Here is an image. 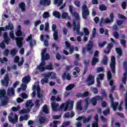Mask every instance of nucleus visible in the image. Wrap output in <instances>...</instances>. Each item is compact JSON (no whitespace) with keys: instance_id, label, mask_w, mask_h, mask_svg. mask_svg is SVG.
<instances>
[{"instance_id":"a878e982","label":"nucleus","mask_w":127,"mask_h":127,"mask_svg":"<svg viewBox=\"0 0 127 127\" xmlns=\"http://www.w3.org/2000/svg\"><path fill=\"white\" fill-rule=\"evenodd\" d=\"M34 106V104L32 103V100H28L26 103V107L28 108V107H30V108H32Z\"/></svg>"},{"instance_id":"6e6d98bb","label":"nucleus","mask_w":127,"mask_h":127,"mask_svg":"<svg viewBox=\"0 0 127 127\" xmlns=\"http://www.w3.org/2000/svg\"><path fill=\"white\" fill-rule=\"evenodd\" d=\"M106 44H107V42L103 41V43H100L98 44V46L99 47H100V48H102V47H104V46H105V45H106Z\"/></svg>"},{"instance_id":"69168bd1","label":"nucleus","mask_w":127,"mask_h":127,"mask_svg":"<svg viewBox=\"0 0 127 127\" xmlns=\"http://www.w3.org/2000/svg\"><path fill=\"white\" fill-rule=\"evenodd\" d=\"M0 47L1 49H5V44L3 42H2L0 43Z\"/></svg>"},{"instance_id":"f8f14e48","label":"nucleus","mask_w":127,"mask_h":127,"mask_svg":"<svg viewBox=\"0 0 127 127\" xmlns=\"http://www.w3.org/2000/svg\"><path fill=\"white\" fill-rule=\"evenodd\" d=\"M56 25L53 24L52 29L54 31L53 36L54 40H58V30H56Z\"/></svg>"},{"instance_id":"49530a36","label":"nucleus","mask_w":127,"mask_h":127,"mask_svg":"<svg viewBox=\"0 0 127 127\" xmlns=\"http://www.w3.org/2000/svg\"><path fill=\"white\" fill-rule=\"evenodd\" d=\"M43 18H48L50 17V14H49V12H45L43 14Z\"/></svg>"},{"instance_id":"052dcab7","label":"nucleus","mask_w":127,"mask_h":127,"mask_svg":"<svg viewBox=\"0 0 127 127\" xmlns=\"http://www.w3.org/2000/svg\"><path fill=\"white\" fill-rule=\"evenodd\" d=\"M121 6L123 9L127 8V1H123L121 4Z\"/></svg>"},{"instance_id":"2eb2a0df","label":"nucleus","mask_w":127,"mask_h":127,"mask_svg":"<svg viewBox=\"0 0 127 127\" xmlns=\"http://www.w3.org/2000/svg\"><path fill=\"white\" fill-rule=\"evenodd\" d=\"M89 92L85 91L83 94L81 93L80 92H78L75 94L76 97L77 98H86V97H88L89 96Z\"/></svg>"},{"instance_id":"8fccbe9b","label":"nucleus","mask_w":127,"mask_h":127,"mask_svg":"<svg viewBox=\"0 0 127 127\" xmlns=\"http://www.w3.org/2000/svg\"><path fill=\"white\" fill-rule=\"evenodd\" d=\"M112 72L110 70L107 71V79L109 81L112 79Z\"/></svg>"},{"instance_id":"423d86ee","label":"nucleus","mask_w":127,"mask_h":127,"mask_svg":"<svg viewBox=\"0 0 127 127\" xmlns=\"http://www.w3.org/2000/svg\"><path fill=\"white\" fill-rule=\"evenodd\" d=\"M110 17L111 19L109 18L105 19L104 21V18H102L100 20V24H103V23H111L114 21V13H111L110 14Z\"/></svg>"},{"instance_id":"aec40b11","label":"nucleus","mask_w":127,"mask_h":127,"mask_svg":"<svg viewBox=\"0 0 127 127\" xmlns=\"http://www.w3.org/2000/svg\"><path fill=\"white\" fill-rule=\"evenodd\" d=\"M63 79L65 80V79H67L68 80H71V75L69 73H66V72H64L62 76Z\"/></svg>"},{"instance_id":"7ed1b4c3","label":"nucleus","mask_w":127,"mask_h":127,"mask_svg":"<svg viewBox=\"0 0 127 127\" xmlns=\"http://www.w3.org/2000/svg\"><path fill=\"white\" fill-rule=\"evenodd\" d=\"M88 15H90V11L86 4H83L82 6V16L83 19H87Z\"/></svg>"},{"instance_id":"37998d69","label":"nucleus","mask_w":127,"mask_h":127,"mask_svg":"<svg viewBox=\"0 0 127 127\" xmlns=\"http://www.w3.org/2000/svg\"><path fill=\"white\" fill-rule=\"evenodd\" d=\"M116 52L118 54L119 56H122L123 55V52L122 51V49L120 48H116Z\"/></svg>"},{"instance_id":"393cba45","label":"nucleus","mask_w":127,"mask_h":127,"mask_svg":"<svg viewBox=\"0 0 127 127\" xmlns=\"http://www.w3.org/2000/svg\"><path fill=\"white\" fill-rule=\"evenodd\" d=\"M90 100V98L89 97H87L84 99V101L85 102V104L84 105V109L85 111H87L88 110V108H89V100Z\"/></svg>"},{"instance_id":"603ef678","label":"nucleus","mask_w":127,"mask_h":127,"mask_svg":"<svg viewBox=\"0 0 127 127\" xmlns=\"http://www.w3.org/2000/svg\"><path fill=\"white\" fill-rule=\"evenodd\" d=\"M96 34H97V30L95 29V28H94L92 33V37L93 38H95L96 37Z\"/></svg>"},{"instance_id":"5701e85b","label":"nucleus","mask_w":127,"mask_h":127,"mask_svg":"<svg viewBox=\"0 0 127 127\" xmlns=\"http://www.w3.org/2000/svg\"><path fill=\"white\" fill-rule=\"evenodd\" d=\"M6 94V91L5 89H0V99L2 98H5V94Z\"/></svg>"},{"instance_id":"9b49d317","label":"nucleus","mask_w":127,"mask_h":127,"mask_svg":"<svg viewBox=\"0 0 127 127\" xmlns=\"http://www.w3.org/2000/svg\"><path fill=\"white\" fill-rule=\"evenodd\" d=\"M9 82V76H8V74H5L4 79L1 80V85L2 86H5L7 87L8 86V83Z\"/></svg>"},{"instance_id":"de8ad7c7","label":"nucleus","mask_w":127,"mask_h":127,"mask_svg":"<svg viewBox=\"0 0 127 127\" xmlns=\"http://www.w3.org/2000/svg\"><path fill=\"white\" fill-rule=\"evenodd\" d=\"M51 106L54 111H56V110H57V108H56V102H55V101H53L52 102Z\"/></svg>"},{"instance_id":"ea45409f","label":"nucleus","mask_w":127,"mask_h":127,"mask_svg":"<svg viewBox=\"0 0 127 127\" xmlns=\"http://www.w3.org/2000/svg\"><path fill=\"white\" fill-rule=\"evenodd\" d=\"M8 120L9 122L12 123V124H16V123H17V120H16V119H15L10 116L8 117Z\"/></svg>"},{"instance_id":"13d9d810","label":"nucleus","mask_w":127,"mask_h":127,"mask_svg":"<svg viewBox=\"0 0 127 127\" xmlns=\"http://www.w3.org/2000/svg\"><path fill=\"white\" fill-rule=\"evenodd\" d=\"M52 75H53V72H50L48 73L47 74L45 75V77L46 78H48V79H49V78H50V77H51Z\"/></svg>"},{"instance_id":"a211bd4d","label":"nucleus","mask_w":127,"mask_h":127,"mask_svg":"<svg viewBox=\"0 0 127 127\" xmlns=\"http://www.w3.org/2000/svg\"><path fill=\"white\" fill-rule=\"evenodd\" d=\"M95 122L93 124H92V127H99V124H98V122H99V115L98 114H96L94 117Z\"/></svg>"},{"instance_id":"3c124183","label":"nucleus","mask_w":127,"mask_h":127,"mask_svg":"<svg viewBox=\"0 0 127 127\" xmlns=\"http://www.w3.org/2000/svg\"><path fill=\"white\" fill-rule=\"evenodd\" d=\"M44 58L45 59H42V60L43 61H45V60H48L50 58V56L49 55V53L46 54V55H44Z\"/></svg>"},{"instance_id":"0e129e2a","label":"nucleus","mask_w":127,"mask_h":127,"mask_svg":"<svg viewBox=\"0 0 127 127\" xmlns=\"http://www.w3.org/2000/svg\"><path fill=\"white\" fill-rule=\"evenodd\" d=\"M56 58L57 60H60V59H61V55H60V53H57L56 54Z\"/></svg>"},{"instance_id":"cd10ccee","label":"nucleus","mask_w":127,"mask_h":127,"mask_svg":"<svg viewBox=\"0 0 127 127\" xmlns=\"http://www.w3.org/2000/svg\"><path fill=\"white\" fill-rule=\"evenodd\" d=\"M62 17L64 19H66L67 18L69 20H70L71 19V16L68 15V13L66 12H63L62 14Z\"/></svg>"},{"instance_id":"e433bc0d","label":"nucleus","mask_w":127,"mask_h":127,"mask_svg":"<svg viewBox=\"0 0 127 127\" xmlns=\"http://www.w3.org/2000/svg\"><path fill=\"white\" fill-rule=\"evenodd\" d=\"M40 124H44L46 121V117H41L39 119Z\"/></svg>"},{"instance_id":"bb28decb","label":"nucleus","mask_w":127,"mask_h":127,"mask_svg":"<svg viewBox=\"0 0 127 127\" xmlns=\"http://www.w3.org/2000/svg\"><path fill=\"white\" fill-rule=\"evenodd\" d=\"M43 112L44 114H49V110L48 109V107H47V105L45 104L42 108Z\"/></svg>"},{"instance_id":"4be33fe9","label":"nucleus","mask_w":127,"mask_h":127,"mask_svg":"<svg viewBox=\"0 0 127 127\" xmlns=\"http://www.w3.org/2000/svg\"><path fill=\"white\" fill-rule=\"evenodd\" d=\"M45 68L46 70H49V71H52V70L54 69L53 64L51 63H50L49 64L46 65Z\"/></svg>"},{"instance_id":"5fc2aeb1","label":"nucleus","mask_w":127,"mask_h":127,"mask_svg":"<svg viewBox=\"0 0 127 127\" xmlns=\"http://www.w3.org/2000/svg\"><path fill=\"white\" fill-rule=\"evenodd\" d=\"M47 50V49L46 48L42 50V59H45L44 58V55H45V54H46V51Z\"/></svg>"},{"instance_id":"4c0bfd02","label":"nucleus","mask_w":127,"mask_h":127,"mask_svg":"<svg viewBox=\"0 0 127 127\" xmlns=\"http://www.w3.org/2000/svg\"><path fill=\"white\" fill-rule=\"evenodd\" d=\"M40 92H41V89H40V86H39V85H38L37 86V95L38 98H40Z\"/></svg>"},{"instance_id":"338daca9","label":"nucleus","mask_w":127,"mask_h":127,"mask_svg":"<svg viewBox=\"0 0 127 127\" xmlns=\"http://www.w3.org/2000/svg\"><path fill=\"white\" fill-rule=\"evenodd\" d=\"M120 43L123 46H126V44L127 43V41L124 39H121L120 41Z\"/></svg>"},{"instance_id":"6ab92c4d","label":"nucleus","mask_w":127,"mask_h":127,"mask_svg":"<svg viewBox=\"0 0 127 127\" xmlns=\"http://www.w3.org/2000/svg\"><path fill=\"white\" fill-rule=\"evenodd\" d=\"M8 103V98L7 97H4V99H2L1 100V105L2 107H4V106H6L7 103Z\"/></svg>"},{"instance_id":"2f4dec72","label":"nucleus","mask_w":127,"mask_h":127,"mask_svg":"<svg viewBox=\"0 0 127 127\" xmlns=\"http://www.w3.org/2000/svg\"><path fill=\"white\" fill-rule=\"evenodd\" d=\"M74 87H75V84H69L66 87L65 90L66 91H70V90H72Z\"/></svg>"},{"instance_id":"412c9836","label":"nucleus","mask_w":127,"mask_h":127,"mask_svg":"<svg viewBox=\"0 0 127 127\" xmlns=\"http://www.w3.org/2000/svg\"><path fill=\"white\" fill-rule=\"evenodd\" d=\"M19 7L21 8L22 12L25 11V3L24 2H22L19 3Z\"/></svg>"},{"instance_id":"6e6552de","label":"nucleus","mask_w":127,"mask_h":127,"mask_svg":"<svg viewBox=\"0 0 127 127\" xmlns=\"http://www.w3.org/2000/svg\"><path fill=\"white\" fill-rule=\"evenodd\" d=\"M86 81L88 82L87 86H92L95 84V76L92 74H89Z\"/></svg>"},{"instance_id":"79ce46f5","label":"nucleus","mask_w":127,"mask_h":127,"mask_svg":"<svg viewBox=\"0 0 127 127\" xmlns=\"http://www.w3.org/2000/svg\"><path fill=\"white\" fill-rule=\"evenodd\" d=\"M40 4L44 6L47 5V0H40Z\"/></svg>"},{"instance_id":"9d476101","label":"nucleus","mask_w":127,"mask_h":127,"mask_svg":"<svg viewBox=\"0 0 127 127\" xmlns=\"http://www.w3.org/2000/svg\"><path fill=\"white\" fill-rule=\"evenodd\" d=\"M94 48V43L93 41H89L88 44L87 45V51L89 54L92 55L94 52L93 51V48Z\"/></svg>"},{"instance_id":"f257e3e1","label":"nucleus","mask_w":127,"mask_h":127,"mask_svg":"<svg viewBox=\"0 0 127 127\" xmlns=\"http://www.w3.org/2000/svg\"><path fill=\"white\" fill-rule=\"evenodd\" d=\"M69 12L72 14L75 17V19L73 20L72 26L73 30H76L77 35H80V28H81L80 24V16L79 14L75 11L73 12V6L72 5L69 6Z\"/></svg>"},{"instance_id":"72a5a7b5","label":"nucleus","mask_w":127,"mask_h":127,"mask_svg":"<svg viewBox=\"0 0 127 127\" xmlns=\"http://www.w3.org/2000/svg\"><path fill=\"white\" fill-rule=\"evenodd\" d=\"M102 63L103 65H107V64H108V57H107V56H104Z\"/></svg>"},{"instance_id":"4468645a","label":"nucleus","mask_w":127,"mask_h":127,"mask_svg":"<svg viewBox=\"0 0 127 127\" xmlns=\"http://www.w3.org/2000/svg\"><path fill=\"white\" fill-rule=\"evenodd\" d=\"M46 65V62H45V61L42 60V63H40V65L37 66V69L41 71V72H43L44 71H45V67L44 66H45Z\"/></svg>"},{"instance_id":"dca6fc26","label":"nucleus","mask_w":127,"mask_h":127,"mask_svg":"<svg viewBox=\"0 0 127 127\" xmlns=\"http://www.w3.org/2000/svg\"><path fill=\"white\" fill-rule=\"evenodd\" d=\"M3 37L4 39V41L5 44L8 45L9 44V40H10V38L8 37L7 35V32H5L3 35Z\"/></svg>"},{"instance_id":"20e7f679","label":"nucleus","mask_w":127,"mask_h":127,"mask_svg":"<svg viewBox=\"0 0 127 127\" xmlns=\"http://www.w3.org/2000/svg\"><path fill=\"white\" fill-rule=\"evenodd\" d=\"M110 68H111L112 73L116 74V58L115 56L111 57Z\"/></svg>"},{"instance_id":"a18cd8bd","label":"nucleus","mask_w":127,"mask_h":127,"mask_svg":"<svg viewBox=\"0 0 127 127\" xmlns=\"http://www.w3.org/2000/svg\"><path fill=\"white\" fill-rule=\"evenodd\" d=\"M99 9L102 11H104L105 10H107V6L104 4H101L100 5Z\"/></svg>"},{"instance_id":"1a4fd4ad","label":"nucleus","mask_w":127,"mask_h":127,"mask_svg":"<svg viewBox=\"0 0 127 127\" xmlns=\"http://www.w3.org/2000/svg\"><path fill=\"white\" fill-rule=\"evenodd\" d=\"M100 100H103V97L100 96H96L90 100V103L92 104V106H96L98 103V101H100Z\"/></svg>"},{"instance_id":"473e14b6","label":"nucleus","mask_w":127,"mask_h":127,"mask_svg":"<svg viewBox=\"0 0 127 127\" xmlns=\"http://www.w3.org/2000/svg\"><path fill=\"white\" fill-rule=\"evenodd\" d=\"M17 51H17L16 49L13 48L10 50V53L12 56H15L16 53H17Z\"/></svg>"},{"instance_id":"c03bdc74","label":"nucleus","mask_w":127,"mask_h":127,"mask_svg":"<svg viewBox=\"0 0 127 127\" xmlns=\"http://www.w3.org/2000/svg\"><path fill=\"white\" fill-rule=\"evenodd\" d=\"M54 2L55 4L58 3L59 5H60L63 3V0H54Z\"/></svg>"},{"instance_id":"774afa93","label":"nucleus","mask_w":127,"mask_h":127,"mask_svg":"<svg viewBox=\"0 0 127 127\" xmlns=\"http://www.w3.org/2000/svg\"><path fill=\"white\" fill-rule=\"evenodd\" d=\"M28 97V96H27L25 93H23L21 94V97L22 99H27Z\"/></svg>"},{"instance_id":"ddd939ff","label":"nucleus","mask_w":127,"mask_h":127,"mask_svg":"<svg viewBox=\"0 0 127 127\" xmlns=\"http://www.w3.org/2000/svg\"><path fill=\"white\" fill-rule=\"evenodd\" d=\"M26 41H30V46L32 48L35 44H36V41L35 40L32 39V35L30 34L26 39Z\"/></svg>"},{"instance_id":"0eeeda50","label":"nucleus","mask_w":127,"mask_h":127,"mask_svg":"<svg viewBox=\"0 0 127 127\" xmlns=\"http://www.w3.org/2000/svg\"><path fill=\"white\" fill-rule=\"evenodd\" d=\"M109 98L111 99V105L113 110L116 112L117 111V107L119 106V102H115L114 97H113V94H110L109 95Z\"/></svg>"},{"instance_id":"58836bf2","label":"nucleus","mask_w":127,"mask_h":127,"mask_svg":"<svg viewBox=\"0 0 127 127\" xmlns=\"http://www.w3.org/2000/svg\"><path fill=\"white\" fill-rule=\"evenodd\" d=\"M92 119V117L89 116L88 118H84L83 119V124H86V123H89L90 121H91V119Z\"/></svg>"},{"instance_id":"c9c22d12","label":"nucleus","mask_w":127,"mask_h":127,"mask_svg":"<svg viewBox=\"0 0 127 127\" xmlns=\"http://www.w3.org/2000/svg\"><path fill=\"white\" fill-rule=\"evenodd\" d=\"M76 109L77 110H79V111H82L83 108L82 107V104L81 102H78L76 104Z\"/></svg>"},{"instance_id":"09e8293b","label":"nucleus","mask_w":127,"mask_h":127,"mask_svg":"<svg viewBox=\"0 0 127 127\" xmlns=\"http://www.w3.org/2000/svg\"><path fill=\"white\" fill-rule=\"evenodd\" d=\"M40 100L37 99L35 101V105L36 108H40Z\"/></svg>"},{"instance_id":"39448f33","label":"nucleus","mask_w":127,"mask_h":127,"mask_svg":"<svg viewBox=\"0 0 127 127\" xmlns=\"http://www.w3.org/2000/svg\"><path fill=\"white\" fill-rule=\"evenodd\" d=\"M7 30H13V25L10 23L8 25H6L5 28L4 27H0V36L2 35V31H6Z\"/></svg>"},{"instance_id":"864d4df0","label":"nucleus","mask_w":127,"mask_h":127,"mask_svg":"<svg viewBox=\"0 0 127 127\" xmlns=\"http://www.w3.org/2000/svg\"><path fill=\"white\" fill-rule=\"evenodd\" d=\"M21 61H20V62H19V63H18V66H19V67H20V66H21V65L23 64V63H24V58H23V57H22L21 58Z\"/></svg>"},{"instance_id":"b1692460","label":"nucleus","mask_w":127,"mask_h":127,"mask_svg":"<svg viewBox=\"0 0 127 127\" xmlns=\"http://www.w3.org/2000/svg\"><path fill=\"white\" fill-rule=\"evenodd\" d=\"M7 94L8 96L14 95V89L13 87L8 88L7 90Z\"/></svg>"},{"instance_id":"bf43d9fd","label":"nucleus","mask_w":127,"mask_h":127,"mask_svg":"<svg viewBox=\"0 0 127 127\" xmlns=\"http://www.w3.org/2000/svg\"><path fill=\"white\" fill-rule=\"evenodd\" d=\"M104 77H105V74L103 73H100L98 75V77H97V79H99V80H103Z\"/></svg>"},{"instance_id":"f03ea898","label":"nucleus","mask_w":127,"mask_h":127,"mask_svg":"<svg viewBox=\"0 0 127 127\" xmlns=\"http://www.w3.org/2000/svg\"><path fill=\"white\" fill-rule=\"evenodd\" d=\"M16 35L18 37L16 38V44L19 48H21L23 46V37L22 36V31H21V26L19 25L17 28Z\"/></svg>"},{"instance_id":"7c9ffc66","label":"nucleus","mask_w":127,"mask_h":127,"mask_svg":"<svg viewBox=\"0 0 127 127\" xmlns=\"http://www.w3.org/2000/svg\"><path fill=\"white\" fill-rule=\"evenodd\" d=\"M123 66L125 69V72L124 74V77H127V61H124L123 62Z\"/></svg>"},{"instance_id":"4d7b16f0","label":"nucleus","mask_w":127,"mask_h":127,"mask_svg":"<svg viewBox=\"0 0 127 127\" xmlns=\"http://www.w3.org/2000/svg\"><path fill=\"white\" fill-rule=\"evenodd\" d=\"M113 47H114V44H113L112 43H109L107 45L108 50H112V48H113Z\"/></svg>"},{"instance_id":"a19ab883","label":"nucleus","mask_w":127,"mask_h":127,"mask_svg":"<svg viewBox=\"0 0 127 127\" xmlns=\"http://www.w3.org/2000/svg\"><path fill=\"white\" fill-rule=\"evenodd\" d=\"M110 112L111 110L108 108L106 110L103 111V114L104 116H108V115H109Z\"/></svg>"},{"instance_id":"e2e57ef3","label":"nucleus","mask_w":127,"mask_h":127,"mask_svg":"<svg viewBox=\"0 0 127 127\" xmlns=\"http://www.w3.org/2000/svg\"><path fill=\"white\" fill-rule=\"evenodd\" d=\"M19 59H20V58L19 56L15 57L14 59V63H19Z\"/></svg>"},{"instance_id":"f704fd0d","label":"nucleus","mask_w":127,"mask_h":127,"mask_svg":"<svg viewBox=\"0 0 127 127\" xmlns=\"http://www.w3.org/2000/svg\"><path fill=\"white\" fill-rule=\"evenodd\" d=\"M41 82L42 83V85H44L45 83H46L47 84L49 82V79L48 78L45 77L44 78H42L41 80Z\"/></svg>"},{"instance_id":"c756f323","label":"nucleus","mask_w":127,"mask_h":127,"mask_svg":"<svg viewBox=\"0 0 127 127\" xmlns=\"http://www.w3.org/2000/svg\"><path fill=\"white\" fill-rule=\"evenodd\" d=\"M53 15L55 17H56L57 18H60L61 17V14L60 12L57 11H54L53 12Z\"/></svg>"},{"instance_id":"f3484780","label":"nucleus","mask_w":127,"mask_h":127,"mask_svg":"<svg viewBox=\"0 0 127 127\" xmlns=\"http://www.w3.org/2000/svg\"><path fill=\"white\" fill-rule=\"evenodd\" d=\"M31 80V78H30V76L29 75H28L27 76H24L22 79V81L24 84H28L29 82H30V80Z\"/></svg>"},{"instance_id":"c85d7f7f","label":"nucleus","mask_w":127,"mask_h":127,"mask_svg":"<svg viewBox=\"0 0 127 127\" xmlns=\"http://www.w3.org/2000/svg\"><path fill=\"white\" fill-rule=\"evenodd\" d=\"M98 62H99V59L93 57L92 60L91 61V65L92 66H95L96 65V64H97V63H98Z\"/></svg>"},{"instance_id":"680f3d73","label":"nucleus","mask_w":127,"mask_h":127,"mask_svg":"<svg viewBox=\"0 0 127 127\" xmlns=\"http://www.w3.org/2000/svg\"><path fill=\"white\" fill-rule=\"evenodd\" d=\"M83 31L85 35H89L90 34V32H89V30L87 28H84Z\"/></svg>"}]
</instances>
